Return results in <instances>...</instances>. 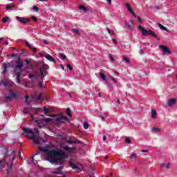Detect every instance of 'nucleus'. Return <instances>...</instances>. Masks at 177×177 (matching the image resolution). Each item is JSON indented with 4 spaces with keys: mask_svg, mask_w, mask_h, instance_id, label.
I'll return each instance as SVG.
<instances>
[{
    "mask_svg": "<svg viewBox=\"0 0 177 177\" xmlns=\"http://www.w3.org/2000/svg\"><path fill=\"white\" fill-rule=\"evenodd\" d=\"M50 147L49 145H46L44 148L41 147H38L39 151H37L32 157V161L34 164H38V161L34 159V157H37L40 153V151H43V153H46L47 156L48 161L52 162V164H56L57 165H62L66 158H67V155L63 151L59 149L56 150H49Z\"/></svg>",
    "mask_w": 177,
    "mask_h": 177,
    "instance_id": "nucleus-1",
    "label": "nucleus"
},
{
    "mask_svg": "<svg viewBox=\"0 0 177 177\" xmlns=\"http://www.w3.org/2000/svg\"><path fill=\"white\" fill-rule=\"evenodd\" d=\"M7 153L5 154L4 158L2 160H0V167L5 168V166L7 165L8 169H12L13 167V161L16 158V151L11 150V153L9 154V150L8 148H6Z\"/></svg>",
    "mask_w": 177,
    "mask_h": 177,
    "instance_id": "nucleus-2",
    "label": "nucleus"
},
{
    "mask_svg": "<svg viewBox=\"0 0 177 177\" xmlns=\"http://www.w3.org/2000/svg\"><path fill=\"white\" fill-rule=\"evenodd\" d=\"M22 129L24 131V136H26V138L31 139L35 145H37V146H39V143L41 140H42V138L35 135V133H34V131H32V130L30 128H23Z\"/></svg>",
    "mask_w": 177,
    "mask_h": 177,
    "instance_id": "nucleus-3",
    "label": "nucleus"
},
{
    "mask_svg": "<svg viewBox=\"0 0 177 177\" xmlns=\"http://www.w3.org/2000/svg\"><path fill=\"white\" fill-rule=\"evenodd\" d=\"M24 61L21 59L20 57H18L17 60L16 61V66H15V75H16V82L17 84H20V77H21V71H23V66H24Z\"/></svg>",
    "mask_w": 177,
    "mask_h": 177,
    "instance_id": "nucleus-4",
    "label": "nucleus"
},
{
    "mask_svg": "<svg viewBox=\"0 0 177 177\" xmlns=\"http://www.w3.org/2000/svg\"><path fill=\"white\" fill-rule=\"evenodd\" d=\"M138 30L139 31H140L141 35L143 37H146L147 35H151V37H153V38H156L158 41H160V38L158 37V36H157V35H156V33L154 32H153V30H146V28H143V26H139L138 28Z\"/></svg>",
    "mask_w": 177,
    "mask_h": 177,
    "instance_id": "nucleus-5",
    "label": "nucleus"
},
{
    "mask_svg": "<svg viewBox=\"0 0 177 177\" xmlns=\"http://www.w3.org/2000/svg\"><path fill=\"white\" fill-rule=\"evenodd\" d=\"M9 96H6L3 99V102L9 103L10 102H12V99H15V97H16V93H15V91H13V90L12 89L9 91Z\"/></svg>",
    "mask_w": 177,
    "mask_h": 177,
    "instance_id": "nucleus-6",
    "label": "nucleus"
},
{
    "mask_svg": "<svg viewBox=\"0 0 177 177\" xmlns=\"http://www.w3.org/2000/svg\"><path fill=\"white\" fill-rule=\"evenodd\" d=\"M49 68V66L44 65L41 68H40L39 71V77H42L48 75V71H46Z\"/></svg>",
    "mask_w": 177,
    "mask_h": 177,
    "instance_id": "nucleus-7",
    "label": "nucleus"
},
{
    "mask_svg": "<svg viewBox=\"0 0 177 177\" xmlns=\"http://www.w3.org/2000/svg\"><path fill=\"white\" fill-rule=\"evenodd\" d=\"M160 49H161L162 52L164 53V55H171L172 52H171V50L168 48L167 46L164 45L159 46Z\"/></svg>",
    "mask_w": 177,
    "mask_h": 177,
    "instance_id": "nucleus-8",
    "label": "nucleus"
},
{
    "mask_svg": "<svg viewBox=\"0 0 177 177\" xmlns=\"http://www.w3.org/2000/svg\"><path fill=\"white\" fill-rule=\"evenodd\" d=\"M17 20H18V21L22 24H27V23H30V21H31L30 19H26L19 16L17 17Z\"/></svg>",
    "mask_w": 177,
    "mask_h": 177,
    "instance_id": "nucleus-9",
    "label": "nucleus"
},
{
    "mask_svg": "<svg viewBox=\"0 0 177 177\" xmlns=\"http://www.w3.org/2000/svg\"><path fill=\"white\" fill-rule=\"evenodd\" d=\"M35 122L38 128H39L40 129L41 128H44V127H45V122L44 120L39 119V120H35Z\"/></svg>",
    "mask_w": 177,
    "mask_h": 177,
    "instance_id": "nucleus-10",
    "label": "nucleus"
},
{
    "mask_svg": "<svg viewBox=\"0 0 177 177\" xmlns=\"http://www.w3.org/2000/svg\"><path fill=\"white\" fill-rule=\"evenodd\" d=\"M125 27H127L129 30H132L133 28V26H135V23H133V21L129 20V23L124 24Z\"/></svg>",
    "mask_w": 177,
    "mask_h": 177,
    "instance_id": "nucleus-11",
    "label": "nucleus"
},
{
    "mask_svg": "<svg viewBox=\"0 0 177 177\" xmlns=\"http://www.w3.org/2000/svg\"><path fill=\"white\" fill-rule=\"evenodd\" d=\"M62 121H68V118L67 116L57 117L56 122H62Z\"/></svg>",
    "mask_w": 177,
    "mask_h": 177,
    "instance_id": "nucleus-12",
    "label": "nucleus"
},
{
    "mask_svg": "<svg viewBox=\"0 0 177 177\" xmlns=\"http://www.w3.org/2000/svg\"><path fill=\"white\" fill-rule=\"evenodd\" d=\"M63 169V167L60 166L59 167L57 168L55 171L53 172V174H56L57 175H63V172L62 170Z\"/></svg>",
    "mask_w": 177,
    "mask_h": 177,
    "instance_id": "nucleus-13",
    "label": "nucleus"
},
{
    "mask_svg": "<svg viewBox=\"0 0 177 177\" xmlns=\"http://www.w3.org/2000/svg\"><path fill=\"white\" fill-rule=\"evenodd\" d=\"M45 77V75L44 76H39V88H45L44 86V78Z\"/></svg>",
    "mask_w": 177,
    "mask_h": 177,
    "instance_id": "nucleus-14",
    "label": "nucleus"
},
{
    "mask_svg": "<svg viewBox=\"0 0 177 177\" xmlns=\"http://www.w3.org/2000/svg\"><path fill=\"white\" fill-rule=\"evenodd\" d=\"M175 103H176V98H171V99L168 100L167 106L169 107H171V106H174V104H175Z\"/></svg>",
    "mask_w": 177,
    "mask_h": 177,
    "instance_id": "nucleus-15",
    "label": "nucleus"
},
{
    "mask_svg": "<svg viewBox=\"0 0 177 177\" xmlns=\"http://www.w3.org/2000/svg\"><path fill=\"white\" fill-rule=\"evenodd\" d=\"M44 57H46V59H47V60H49V62H56V61H55V58H53V57H52L49 54L44 55Z\"/></svg>",
    "mask_w": 177,
    "mask_h": 177,
    "instance_id": "nucleus-16",
    "label": "nucleus"
},
{
    "mask_svg": "<svg viewBox=\"0 0 177 177\" xmlns=\"http://www.w3.org/2000/svg\"><path fill=\"white\" fill-rule=\"evenodd\" d=\"M69 165L70 167L72 168L73 169H76V171H78V169H80V168H78V167L76 165L73 163V162H69Z\"/></svg>",
    "mask_w": 177,
    "mask_h": 177,
    "instance_id": "nucleus-17",
    "label": "nucleus"
},
{
    "mask_svg": "<svg viewBox=\"0 0 177 177\" xmlns=\"http://www.w3.org/2000/svg\"><path fill=\"white\" fill-rule=\"evenodd\" d=\"M151 118L153 120H156V118H157V111H156V109H152V111H151Z\"/></svg>",
    "mask_w": 177,
    "mask_h": 177,
    "instance_id": "nucleus-18",
    "label": "nucleus"
},
{
    "mask_svg": "<svg viewBox=\"0 0 177 177\" xmlns=\"http://www.w3.org/2000/svg\"><path fill=\"white\" fill-rule=\"evenodd\" d=\"M39 78V72H35V74H30L29 75V78Z\"/></svg>",
    "mask_w": 177,
    "mask_h": 177,
    "instance_id": "nucleus-19",
    "label": "nucleus"
},
{
    "mask_svg": "<svg viewBox=\"0 0 177 177\" xmlns=\"http://www.w3.org/2000/svg\"><path fill=\"white\" fill-rule=\"evenodd\" d=\"M8 67H9V65H8L6 64H3V66H2L3 74H6V73L7 71V69H8Z\"/></svg>",
    "mask_w": 177,
    "mask_h": 177,
    "instance_id": "nucleus-20",
    "label": "nucleus"
},
{
    "mask_svg": "<svg viewBox=\"0 0 177 177\" xmlns=\"http://www.w3.org/2000/svg\"><path fill=\"white\" fill-rule=\"evenodd\" d=\"M37 99L39 100V103H41L42 100H44V97H42V93H39Z\"/></svg>",
    "mask_w": 177,
    "mask_h": 177,
    "instance_id": "nucleus-21",
    "label": "nucleus"
},
{
    "mask_svg": "<svg viewBox=\"0 0 177 177\" xmlns=\"http://www.w3.org/2000/svg\"><path fill=\"white\" fill-rule=\"evenodd\" d=\"M158 27H160V30H163L164 31H168V29L165 26H162L161 24H158Z\"/></svg>",
    "mask_w": 177,
    "mask_h": 177,
    "instance_id": "nucleus-22",
    "label": "nucleus"
},
{
    "mask_svg": "<svg viewBox=\"0 0 177 177\" xmlns=\"http://www.w3.org/2000/svg\"><path fill=\"white\" fill-rule=\"evenodd\" d=\"M13 8H15V6L14 5H10V4L7 5L6 7L7 10H12Z\"/></svg>",
    "mask_w": 177,
    "mask_h": 177,
    "instance_id": "nucleus-23",
    "label": "nucleus"
},
{
    "mask_svg": "<svg viewBox=\"0 0 177 177\" xmlns=\"http://www.w3.org/2000/svg\"><path fill=\"white\" fill-rule=\"evenodd\" d=\"M66 114H67L68 117H72L71 109H70V108L66 109Z\"/></svg>",
    "mask_w": 177,
    "mask_h": 177,
    "instance_id": "nucleus-24",
    "label": "nucleus"
},
{
    "mask_svg": "<svg viewBox=\"0 0 177 177\" xmlns=\"http://www.w3.org/2000/svg\"><path fill=\"white\" fill-rule=\"evenodd\" d=\"M1 84H2L4 86H8L9 85V82L6 80H1Z\"/></svg>",
    "mask_w": 177,
    "mask_h": 177,
    "instance_id": "nucleus-25",
    "label": "nucleus"
},
{
    "mask_svg": "<svg viewBox=\"0 0 177 177\" xmlns=\"http://www.w3.org/2000/svg\"><path fill=\"white\" fill-rule=\"evenodd\" d=\"M25 63H26L27 66L32 67V64H31V61L28 60V59H25Z\"/></svg>",
    "mask_w": 177,
    "mask_h": 177,
    "instance_id": "nucleus-26",
    "label": "nucleus"
},
{
    "mask_svg": "<svg viewBox=\"0 0 177 177\" xmlns=\"http://www.w3.org/2000/svg\"><path fill=\"white\" fill-rule=\"evenodd\" d=\"M80 10H84V12H86L88 10V8L85 7L84 6H80Z\"/></svg>",
    "mask_w": 177,
    "mask_h": 177,
    "instance_id": "nucleus-27",
    "label": "nucleus"
},
{
    "mask_svg": "<svg viewBox=\"0 0 177 177\" xmlns=\"http://www.w3.org/2000/svg\"><path fill=\"white\" fill-rule=\"evenodd\" d=\"M163 167H165L167 169H169V167H171V163H165L161 166V168H162Z\"/></svg>",
    "mask_w": 177,
    "mask_h": 177,
    "instance_id": "nucleus-28",
    "label": "nucleus"
},
{
    "mask_svg": "<svg viewBox=\"0 0 177 177\" xmlns=\"http://www.w3.org/2000/svg\"><path fill=\"white\" fill-rule=\"evenodd\" d=\"M134 17L136 19H137V20L140 22V23H143V20H142V18H140V17L139 16H136V14L134 15Z\"/></svg>",
    "mask_w": 177,
    "mask_h": 177,
    "instance_id": "nucleus-29",
    "label": "nucleus"
},
{
    "mask_svg": "<svg viewBox=\"0 0 177 177\" xmlns=\"http://www.w3.org/2000/svg\"><path fill=\"white\" fill-rule=\"evenodd\" d=\"M9 19H10L9 17H5L4 18L2 19L1 21L2 23H7Z\"/></svg>",
    "mask_w": 177,
    "mask_h": 177,
    "instance_id": "nucleus-30",
    "label": "nucleus"
},
{
    "mask_svg": "<svg viewBox=\"0 0 177 177\" xmlns=\"http://www.w3.org/2000/svg\"><path fill=\"white\" fill-rule=\"evenodd\" d=\"M100 76L101 77L102 80H103L104 81H106V80H107L106 78V75H104V74L100 73Z\"/></svg>",
    "mask_w": 177,
    "mask_h": 177,
    "instance_id": "nucleus-31",
    "label": "nucleus"
},
{
    "mask_svg": "<svg viewBox=\"0 0 177 177\" xmlns=\"http://www.w3.org/2000/svg\"><path fill=\"white\" fill-rule=\"evenodd\" d=\"M109 34H111V35H115V33L114 32V30H110L109 28H106Z\"/></svg>",
    "mask_w": 177,
    "mask_h": 177,
    "instance_id": "nucleus-32",
    "label": "nucleus"
},
{
    "mask_svg": "<svg viewBox=\"0 0 177 177\" xmlns=\"http://www.w3.org/2000/svg\"><path fill=\"white\" fill-rule=\"evenodd\" d=\"M137 157H138V155L136 153H132L130 156V160H132L133 158H137Z\"/></svg>",
    "mask_w": 177,
    "mask_h": 177,
    "instance_id": "nucleus-33",
    "label": "nucleus"
},
{
    "mask_svg": "<svg viewBox=\"0 0 177 177\" xmlns=\"http://www.w3.org/2000/svg\"><path fill=\"white\" fill-rule=\"evenodd\" d=\"M129 10V12H130L131 13V15H133V16H135L136 14L133 12V10H132V8H129L127 9Z\"/></svg>",
    "mask_w": 177,
    "mask_h": 177,
    "instance_id": "nucleus-34",
    "label": "nucleus"
},
{
    "mask_svg": "<svg viewBox=\"0 0 177 177\" xmlns=\"http://www.w3.org/2000/svg\"><path fill=\"white\" fill-rule=\"evenodd\" d=\"M44 110L45 114H49V109H48V107L44 106Z\"/></svg>",
    "mask_w": 177,
    "mask_h": 177,
    "instance_id": "nucleus-35",
    "label": "nucleus"
},
{
    "mask_svg": "<svg viewBox=\"0 0 177 177\" xmlns=\"http://www.w3.org/2000/svg\"><path fill=\"white\" fill-rule=\"evenodd\" d=\"M123 60H124V62H126V63H129L130 60L128 59V57H127V56L124 55L123 56Z\"/></svg>",
    "mask_w": 177,
    "mask_h": 177,
    "instance_id": "nucleus-36",
    "label": "nucleus"
},
{
    "mask_svg": "<svg viewBox=\"0 0 177 177\" xmlns=\"http://www.w3.org/2000/svg\"><path fill=\"white\" fill-rule=\"evenodd\" d=\"M84 129H88V128H89V124L88 122H84Z\"/></svg>",
    "mask_w": 177,
    "mask_h": 177,
    "instance_id": "nucleus-37",
    "label": "nucleus"
},
{
    "mask_svg": "<svg viewBox=\"0 0 177 177\" xmlns=\"http://www.w3.org/2000/svg\"><path fill=\"white\" fill-rule=\"evenodd\" d=\"M30 109L31 108H25L24 109V113H25V114H28V111H30Z\"/></svg>",
    "mask_w": 177,
    "mask_h": 177,
    "instance_id": "nucleus-38",
    "label": "nucleus"
},
{
    "mask_svg": "<svg viewBox=\"0 0 177 177\" xmlns=\"http://www.w3.org/2000/svg\"><path fill=\"white\" fill-rule=\"evenodd\" d=\"M60 57H61V59H62V60H64V59H66V57H66V55H64V54H63V53H61V54H60Z\"/></svg>",
    "mask_w": 177,
    "mask_h": 177,
    "instance_id": "nucleus-39",
    "label": "nucleus"
},
{
    "mask_svg": "<svg viewBox=\"0 0 177 177\" xmlns=\"http://www.w3.org/2000/svg\"><path fill=\"white\" fill-rule=\"evenodd\" d=\"M153 132L157 133V132H160V129L157 128V127H153Z\"/></svg>",
    "mask_w": 177,
    "mask_h": 177,
    "instance_id": "nucleus-40",
    "label": "nucleus"
},
{
    "mask_svg": "<svg viewBox=\"0 0 177 177\" xmlns=\"http://www.w3.org/2000/svg\"><path fill=\"white\" fill-rule=\"evenodd\" d=\"M73 32H75V34L80 35V30L78 29H73Z\"/></svg>",
    "mask_w": 177,
    "mask_h": 177,
    "instance_id": "nucleus-41",
    "label": "nucleus"
},
{
    "mask_svg": "<svg viewBox=\"0 0 177 177\" xmlns=\"http://www.w3.org/2000/svg\"><path fill=\"white\" fill-rule=\"evenodd\" d=\"M32 9L33 10H35V12H38V10H39V9L38 8V7H37V6H34Z\"/></svg>",
    "mask_w": 177,
    "mask_h": 177,
    "instance_id": "nucleus-42",
    "label": "nucleus"
},
{
    "mask_svg": "<svg viewBox=\"0 0 177 177\" xmlns=\"http://www.w3.org/2000/svg\"><path fill=\"white\" fill-rule=\"evenodd\" d=\"M125 142L126 143H131V139H129V138H126Z\"/></svg>",
    "mask_w": 177,
    "mask_h": 177,
    "instance_id": "nucleus-43",
    "label": "nucleus"
},
{
    "mask_svg": "<svg viewBox=\"0 0 177 177\" xmlns=\"http://www.w3.org/2000/svg\"><path fill=\"white\" fill-rule=\"evenodd\" d=\"M31 19L33 20V21H38V18H37V17H32Z\"/></svg>",
    "mask_w": 177,
    "mask_h": 177,
    "instance_id": "nucleus-44",
    "label": "nucleus"
},
{
    "mask_svg": "<svg viewBox=\"0 0 177 177\" xmlns=\"http://www.w3.org/2000/svg\"><path fill=\"white\" fill-rule=\"evenodd\" d=\"M50 121H51V119H50V118H46L45 119V121H44V122H50Z\"/></svg>",
    "mask_w": 177,
    "mask_h": 177,
    "instance_id": "nucleus-45",
    "label": "nucleus"
},
{
    "mask_svg": "<svg viewBox=\"0 0 177 177\" xmlns=\"http://www.w3.org/2000/svg\"><path fill=\"white\" fill-rule=\"evenodd\" d=\"M25 44L26 45V46H28V48H31V45L28 41H26Z\"/></svg>",
    "mask_w": 177,
    "mask_h": 177,
    "instance_id": "nucleus-46",
    "label": "nucleus"
},
{
    "mask_svg": "<svg viewBox=\"0 0 177 177\" xmlns=\"http://www.w3.org/2000/svg\"><path fill=\"white\" fill-rule=\"evenodd\" d=\"M26 103H27V104H29L30 101H28V95H26Z\"/></svg>",
    "mask_w": 177,
    "mask_h": 177,
    "instance_id": "nucleus-47",
    "label": "nucleus"
},
{
    "mask_svg": "<svg viewBox=\"0 0 177 177\" xmlns=\"http://www.w3.org/2000/svg\"><path fill=\"white\" fill-rule=\"evenodd\" d=\"M68 68L71 71H73V67L70 64H68Z\"/></svg>",
    "mask_w": 177,
    "mask_h": 177,
    "instance_id": "nucleus-48",
    "label": "nucleus"
},
{
    "mask_svg": "<svg viewBox=\"0 0 177 177\" xmlns=\"http://www.w3.org/2000/svg\"><path fill=\"white\" fill-rule=\"evenodd\" d=\"M126 8H127V9H129L131 8V5H129V3H126Z\"/></svg>",
    "mask_w": 177,
    "mask_h": 177,
    "instance_id": "nucleus-49",
    "label": "nucleus"
},
{
    "mask_svg": "<svg viewBox=\"0 0 177 177\" xmlns=\"http://www.w3.org/2000/svg\"><path fill=\"white\" fill-rule=\"evenodd\" d=\"M73 142L74 141L70 140L67 141V143H69V145H73Z\"/></svg>",
    "mask_w": 177,
    "mask_h": 177,
    "instance_id": "nucleus-50",
    "label": "nucleus"
},
{
    "mask_svg": "<svg viewBox=\"0 0 177 177\" xmlns=\"http://www.w3.org/2000/svg\"><path fill=\"white\" fill-rule=\"evenodd\" d=\"M44 44L45 45H49V42H48V41H46V40H44Z\"/></svg>",
    "mask_w": 177,
    "mask_h": 177,
    "instance_id": "nucleus-51",
    "label": "nucleus"
},
{
    "mask_svg": "<svg viewBox=\"0 0 177 177\" xmlns=\"http://www.w3.org/2000/svg\"><path fill=\"white\" fill-rule=\"evenodd\" d=\"M18 156H19V158L21 159V151H19Z\"/></svg>",
    "mask_w": 177,
    "mask_h": 177,
    "instance_id": "nucleus-52",
    "label": "nucleus"
},
{
    "mask_svg": "<svg viewBox=\"0 0 177 177\" xmlns=\"http://www.w3.org/2000/svg\"><path fill=\"white\" fill-rule=\"evenodd\" d=\"M140 53L141 55H144V54H145V53H144V51H143L142 49L140 50Z\"/></svg>",
    "mask_w": 177,
    "mask_h": 177,
    "instance_id": "nucleus-53",
    "label": "nucleus"
},
{
    "mask_svg": "<svg viewBox=\"0 0 177 177\" xmlns=\"http://www.w3.org/2000/svg\"><path fill=\"white\" fill-rule=\"evenodd\" d=\"M141 151H142V153H147V151H147L146 149H142Z\"/></svg>",
    "mask_w": 177,
    "mask_h": 177,
    "instance_id": "nucleus-54",
    "label": "nucleus"
},
{
    "mask_svg": "<svg viewBox=\"0 0 177 177\" xmlns=\"http://www.w3.org/2000/svg\"><path fill=\"white\" fill-rule=\"evenodd\" d=\"M11 56H12V57H16V56H17V54H12Z\"/></svg>",
    "mask_w": 177,
    "mask_h": 177,
    "instance_id": "nucleus-55",
    "label": "nucleus"
},
{
    "mask_svg": "<svg viewBox=\"0 0 177 177\" xmlns=\"http://www.w3.org/2000/svg\"><path fill=\"white\" fill-rule=\"evenodd\" d=\"M106 1L108 2L109 5L111 4V0H106Z\"/></svg>",
    "mask_w": 177,
    "mask_h": 177,
    "instance_id": "nucleus-56",
    "label": "nucleus"
},
{
    "mask_svg": "<svg viewBox=\"0 0 177 177\" xmlns=\"http://www.w3.org/2000/svg\"><path fill=\"white\" fill-rule=\"evenodd\" d=\"M32 52H34V53H35L37 52V48H32Z\"/></svg>",
    "mask_w": 177,
    "mask_h": 177,
    "instance_id": "nucleus-57",
    "label": "nucleus"
},
{
    "mask_svg": "<svg viewBox=\"0 0 177 177\" xmlns=\"http://www.w3.org/2000/svg\"><path fill=\"white\" fill-rule=\"evenodd\" d=\"M111 57V60H112V62H114V57H113L112 56L110 55Z\"/></svg>",
    "mask_w": 177,
    "mask_h": 177,
    "instance_id": "nucleus-58",
    "label": "nucleus"
},
{
    "mask_svg": "<svg viewBox=\"0 0 177 177\" xmlns=\"http://www.w3.org/2000/svg\"><path fill=\"white\" fill-rule=\"evenodd\" d=\"M112 80H113V82H115V83L117 82V80H115V79H114L113 77H112Z\"/></svg>",
    "mask_w": 177,
    "mask_h": 177,
    "instance_id": "nucleus-59",
    "label": "nucleus"
},
{
    "mask_svg": "<svg viewBox=\"0 0 177 177\" xmlns=\"http://www.w3.org/2000/svg\"><path fill=\"white\" fill-rule=\"evenodd\" d=\"M61 68H62V70H64V66H63V64H61Z\"/></svg>",
    "mask_w": 177,
    "mask_h": 177,
    "instance_id": "nucleus-60",
    "label": "nucleus"
},
{
    "mask_svg": "<svg viewBox=\"0 0 177 177\" xmlns=\"http://www.w3.org/2000/svg\"><path fill=\"white\" fill-rule=\"evenodd\" d=\"M106 139H107V137H106V136H104L103 137V140H106Z\"/></svg>",
    "mask_w": 177,
    "mask_h": 177,
    "instance_id": "nucleus-61",
    "label": "nucleus"
},
{
    "mask_svg": "<svg viewBox=\"0 0 177 177\" xmlns=\"http://www.w3.org/2000/svg\"><path fill=\"white\" fill-rule=\"evenodd\" d=\"M113 41L114 44H117V40L113 39Z\"/></svg>",
    "mask_w": 177,
    "mask_h": 177,
    "instance_id": "nucleus-62",
    "label": "nucleus"
},
{
    "mask_svg": "<svg viewBox=\"0 0 177 177\" xmlns=\"http://www.w3.org/2000/svg\"><path fill=\"white\" fill-rule=\"evenodd\" d=\"M114 73L116 75L118 74V72L117 71H115Z\"/></svg>",
    "mask_w": 177,
    "mask_h": 177,
    "instance_id": "nucleus-63",
    "label": "nucleus"
},
{
    "mask_svg": "<svg viewBox=\"0 0 177 177\" xmlns=\"http://www.w3.org/2000/svg\"><path fill=\"white\" fill-rule=\"evenodd\" d=\"M99 97H102V93H99Z\"/></svg>",
    "mask_w": 177,
    "mask_h": 177,
    "instance_id": "nucleus-64",
    "label": "nucleus"
}]
</instances>
